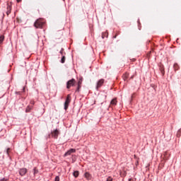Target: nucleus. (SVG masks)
<instances>
[{"mask_svg": "<svg viewBox=\"0 0 181 181\" xmlns=\"http://www.w3.org/2000/svg\"><path fill=\"white\" fill-rule=\"evenodd\" d=\"M45 23L46 21L45 19L39 18L35 22L34 26L37 28L42 29V28H43Z\"/></svg>", "mask_w": 181, "mask_h": 181, "instance_id": "obj_1", "label": "nucleus"}, {"mask_svg": "<svg viewBox=\"0 0 181 181\" xmlns=\"http://www.w3.org/2000/svg\"><path fill=\"white\" fill-rule=\"evenodd\" d=\"M70 101H71V96H70V95H68L64 103V110H67V108H69Z\"/></svg>", "mask_w": 181, "mask_h": 181, "instance_id": "obj_2", "label": "nucleus"}, {"mask_svg": "<svg viewBox=\"0 0 181 181\" xmlns=\"http://www.w3.org/2000/svg\"><path fill=\"white\" fill-rule=\"evenodd\" d=\"M74 84H76V79L72 78L71 80H69L67 83H66V88H70L71 87H73L74 86Z\"/></svg>", "mask_w": 181, "mask_h": 181, "instance_id": "obj_3", "label": "nucleus"}, {"mask_svg": "<svg viewBox=\"0 0 181 181\" xmlns=\"http://www.w3.org/2000/svg\"><path fill=\"white\" fill-rule=\"evenodd\" d=\"M59 130L55 129L51 133V136L52 138H54V139H57V136H59Z\"/></svg>", "mask_w": 181, "mask_h": 181, "instance_id": "obj_4", "label": "nucleus"}, {"mask_svg": "<svg viewBox=\"0 0 181 181\" xmlns=\"http://www.w3.org/2000/svg\"><path fill=\"white\" fill-rule=\"evenodd\" d=\"M26 173H28V169L26 168H21L19 170V175H21V176H25L26 175Z\"/></svg>", "mask_w": 181, "mask_h": 181, "instance_id": "obj_5", "label": "nucleus"}, {"mask_svg": "<svg viewBox=\"0 0 181 181\" xmlns=\"http://www.w3.org/2000/svg\"><path fill=\"white\" fill-rule=\"evenodd\" d=\"M76 153V149L71 148L66 153H65L64 156H69L71 155V153Z\"/></svg>", "mask_w": 181, "mask_h": 181, "instance_id": "obj_6", "label": "nucleus"}, {"mask_svg": "<svg viewBox=\"0 0 181 181\" xmlns=\"http://www.w3.org/2000/svg\"><path fill=\"white\" fill-rule=\"evenodd\" d=\"M103 84H104V79L99 80L97 83L96 89L98 90V88H100Z\"/></svg>", "mask_w": 181, "mask_h": 181, "instance_id": "obj_7", "label": "nucleus"}, {"mask_svg": "<svg viewBox=\"0 0 181 181\" xmlns=\"http://www.w3.org/2000/svg\"><path fill=\"white\" fill-rule=\"evenodd\" d=\"M117 98L112 99L110 102V107H115V105H117Z\"/></svg>", "mask_w": 181, "mask_h": 181, "instance_id": "obj_8", "label": "nucleus"}, {"mask_svg": "<svg viewBox=\"0 0 181 181\" xmlns=\"http://www.w3.org/2000/svg\"><path fill=\"white\" fill-rule=\"evenodd\" d=\"M84 176L86 177V179H87V180H91V175L90 174V173H85Z\"/></svg>", "mask_w": 181, "mask_h": 181, "instance_id": "obj_9", "label": "nucleus"}, {"mask_svg": "<svg viewBox=\"0 0 181 181\" xmlns=\"http://www.w3.org/2000/svg\"><path fill=\"white\" fill-rule=\"evenodd\" d=\"M83 83V79H79L78 82V88L76 89V91H79L81 87V83Z\"/></svg>", "mask_w": 181, "mask_h": 181, "instance_id": "obj_10", "label": "nucleus"}, {"mask_svg": "<svg viewBox=\"0 0 181 181\" xmlns=\"http://www.w3.org/2000/svg\"><path fill=\"white\" fill-rule=\"evenodd\" d=\"M128 77H129V74L125 73L123 75V80H124V81H127V80H128Z\"/></svg>", "mask_w": 181, "mask_h": 181, "instance_id": "obj_11", "label": "nucleus"}, {"mask_svg": "<svg viewBox=\"0 0 181 181\" xmlns=\"http://www.w3.org/2000/svg\"><path fill=\"white\" fill-rule=\"evenodd\" d=\"M160 71L162 76H165V68H163V66H160Z\"/></svg>", "mask_w": 181, "mask_h": 181, "instance_id": "obj_12", "label": "nucleus"}, {"mask_svg": "<svg viewBox=\"0 0 181 181\" xmlns=\"http://www.w3.org/2000/svg\"><path fill=\"white\" fill-rule=\"evenodd\" d=\"M78 175H80V173L78 170L73 173V176H74V177H78Z\"/></svg>", "mask_w": 181, "mask_h": 181, "instance_id": "obj_13", "label": "nucleus"}, {"mask_svg": "<svg viewBox=\"0 0 181 181\" xmlns=\"http://www.w3.org/2000/svg\"><path fill=\"white\" fill-rule=\"evenodd\" d=\"M105 37H108V32L103 33L102 34V38L104 39Z\"/></svg>", "mask_w": 181, "mask_h": 181, "instance_id": "obj_14", "label": "nucleus"}, {"mask_svg": "<svg viewBox=\"0 0 181 181\" xmlns=\"http://www.w3.org/2000/svg\"><path fill=\"white\" fill-rule=\"evenodd\" d=\"M32 110V106H28L25 109V112H30Z\"/></svg>", "mask_w": 181, "mask_h": 181, "instance_id": "obj_15", "label": "nucleus"}, {"mask_svg": "<svg viewBox=\"0 0 181 181\" xmlns=\"http://www.w3.org/2000/svg\"><path fill=\"white\" fill-rule=\"evenodd\" d=\"M59 53L62 54V56H66V52H64V49L63 48L61 49Z\"/></svg>", "mask_w": 181, "mask_h": 181, "instance_id": "obj_16", "label": "nucleus"}, {"mask_svg": "<svg viewBox=\"0 0 181 181\" xmlns=\"http://www.w3.org/2000/svg\"><path fill=\"white\" fill-rule=\"evenodd\" d=\"M66 62V55H62L61 63L64 64Z\"/></svg>", "mask_w": 181, "mask_h": 181, "instance_id": "obj_17", "label": "nucleus"}, {"mask_svg": "<svg viewBox=\"0 0 181 181\" xmlns=\"http://www.w3.org/2000/svg\"><path fill=\"white\" fill-rule=\"evenodd\" d=\"M173 68L175 71H177V70L179 69V65L177 64H174Z\"/></svg>", "mask_w": 181, "mask_h": 181, "instance_id": "obj_18", "label": "nucleus"}, {"mask_svg": "<svg viewBox=\"0 0 181 181\" xmlns=\"http://www.w3.org/2000/svg\"><path fill=\"white\" fill-rule=\"evenodd\" d=\"M5 39V37L4 35L0 36V45L4 42V40Z\"/></svg>", "mask_w": 181, "mask_h": 181, "instance_id": "obj_19", "label": "nucleus"}, {"mask_svg": "<svg viewBox=\"0 0 181 181\" xmlns=\"http://www.w3.org/2000/svg\"><path fill=\"white\" fill-rule=\"evenodd\" d=\"M33 171H34V176H35V175H37V173H39V170H37V169L36 168H35L33 169Z\"/></svg>", "mask_w": 181, "mask_h": 181, "instance_id": "obj_20", "label": "nucleus"}, {"mask_svg": "<svg viewBox=\"0 0 181 181\" xmlns=\"http://www.w3.org/2000/svg\"><path fill=\"white\" fill-rule=\"evenodd\" d=\"M54 181H60V177H59V176L55 177Z\"/></svg>", "mask_w": 181, "mask_h": 181, "instance_id": "obj_21", "label": "nucleus"}, {"mask_svg": "<svg viewBox=\"0 0 181 181\" xmlns=\"http://www.w3.org/2000/svg\"><path fill=\"white\" fill-rule=\"evenodd\" d=\"M106 181H112V177H108Z\"/></svg>", "mask_w": 181, "mask_h": 181, "instance_id": "obj_22", "label": "nucleus"}, {"mask_svg": "<svg viewBox=\"0 0 181 181\" xmlns=\"http://www.w3.org/2000/svg\"><path fill=\"white\" fill-rule=\"evenodd\" d=\"M181 130H179L177 133V136H180Z\"/></svg>", "mask_w": 181, "mask_h": 181, "instance_id": "obj_23", "label": "nucleus"}, {"mask_svg": "<svg viewBox=\"0 0 181 181\" xmlns=\"http://www.w3.org/2000/svg\"><path fill=\"white\" fill-rule=\"evenodd\" d=\"M0 181H8V179L3 178V179L0 180Z\"/></svg>", "mask_w": 181, "mask_h": 181, "instance_id": "obj_24", "label": "nucleus"}, {"mask_svg": "<svg viewBox=\"0 0 181 181\" xmlns=\"http://www.w3.org/2000/svg\"><path fill=\"white\" fill-rule=\"evenodd\" d=\"M9 13H11V11H7V15H9Z\"/></svg>", "mask_w": 181, "mask_h": 181, "instance_id": "obj_25", "label": "nucleus"}, {"mask_svg": "<svg viewBox=\"0 0 181 181\" xmlns=\"http://www.w3.org/2000/svg\"><path fill=\"white\" fill-rule=\"evenodd\" d=\"M129 181H134V179L129 178Z\"/></svg>", "mask_w": 181, "mask_h": 181, "instance_id": "obj_26", "label": "nucleus"}, {"mask_svg": "<svg viewBox=\"0 0 181 181\" xmlns=\"http://www.w3.org/2000/svg\"><path fill=\"white\" fill-rule=\"evenodd\" d=\"M16 94H19V95H21V92H16Z\"/></svg>", "mask_w": 181, "mask_h": 181, "instance_id": "obj_27", "label": "nucleus"}, {"mask_svg": "<svg viewBox=\"0 0 181 181\" xmlns=\"http://www.w3.org/2000/svg\"><path fill=\"white\" fill-rule=\"evenodd\" d=\"M10 148L7 149V153H9Z\"/></svg>", "mask_w": 181, "mask_h": 181, "instance_id": "obj_28", "label": "nucleus"}, {"mask_svg": "<svg viewBox=\"0 0 181 181\" xmlns=\"http://www.w3.org/2000/svg\"><path fill=\"white\" fill-rule=\"evenodd\" d=\"M22 0H17V2H21Z\"/></svg>", "mask_w": 181, "mask_h": 181, "instance_id": "obj_29", "label": "nucleus"}, {"mask_svg": "<svg viewBox=\"0 0 181 181\" xmlns=\"http://www.w3.org/2000/svg\"><path fill=\"white\" fill-rule=\"evenodd\" d=\"M114 37H115V38L117 37V35H115Z\"/></svg>", "mask_w": 181, "mask_h": 181, "instance_id": "obj_30", "label": "nucleus"}]
</instances>
